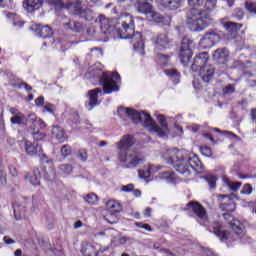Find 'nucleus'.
I'll return each instance as SVG.
<instances>
[{
  "label": "nucleus",
  "mask_w": 256,
  "mask_h": 256,
  "mask_svg": "<svg viewBox=\"0 0 256 256\" xmlns=\"http://www.w3.org/2000/svg\"><path fill=\"white\" fill-rule=\"evenodd\" d=\"M99 23L101 33L104 35H111V33L117 31L120 39H131L134 49H143L145 47L141 32L135 33V21L131 14H122L119 17L118 22L116 19L100 16Z\"/></svg>",
  "instance_id": "obj_1"
},
{
  "label": "nucleus",
  "mask_w": 256,
  "mask_h": 256,
  "mask_svg": "<svg viewBox=\"0 0 256 256\" xmlns=\"http://www.w3.org/2000/svg\"><path fill=\"white\" fill-rule=\"evenodd\" d=\"M118 115L119 117H123V115H125V117H129L133 123H142L150 133H155L158 137H167V133H169L167 121L163 115H158L160 126L157 125V123L153 121L151 115L145 111L139 112L131 108L120 107L118 109Z\"/></svg>",
  "instance_id": "obj_2"
},
{
  "label": "nucleus",
  "mask_w": 256,
  "mask_h": 256,
  "mask_svg": "<svg viewBox=\"0 0 256 256\" xmlns=\"http://www.w3.org/2000/svg\"><path fill=\"white\" fill-rule=\"evenodd\" d=\"M167 155L168 156L164 157L167 165H172L177 173L184 177H189L191 171L194 170L195 167H201L199 157L186 150H178L177 148L170 149L167 151Z\"/></svg>",
  "instance_id": "obj_3"
},
{
  "label": "nucleus",
  "mask_w": 256,
  "mask_h": 256,
  "mask_svg": "<svg viewBox=\"0 0 256 256\" xmlns=\"http://www.w3.org/2000/svg\"><path fill=\"white\" fill-rule=\"evenodd\" d=\"M217 5V0H207L203 9H190L187 12V25L190 31L199 32L213 25L211 11Z\"/></svg>",
  "instance_id": "obj_4"
},
{
  "label": "nucleus",
  "mask_w": 256,
  "mask_h": 256,
  "mask_svg": "<svg viewBox=\"0 0 256 256\" xmlns=\"http://www.w3.org/2000/svg\"><path fill=\"white\" fill-rule=\"evenodd\" d=\"M135 145L133 136L125 135L116 143L118 149V159L120 163H125L128 169H135L137 165L144 163L145 158L143 154L137 150H132L131 147Z\"/></svg>",
  "instance_id": "obj_5"
},
{
  "label": "nucleus",
  "mask_w": 256,
  "mask_h": 256,
  "mask_svg": "<svg viewBox=\"0 0 256 256\" xmlns=\"http://www.w3.org/2000/svg\"><path fill=\"white\" fill-rule=\"evenodd\" d=\"M185 211L192 214V217H195L197 223L204 225V227H209V231L214 233L221 241H227L230 237V233L226 230H223L219 222H213L209 225V216H207V210L199 202H189L186 205Z\"/></svg>",
  "instance_id": "obj_6"
},
{
  "label": "nucleus",
  "mask_w": 256,
  "mask_h": 256,
  "mask_svg": "<svg viewBox=\"0 0 256 256\" xmlns=\"http://www.w3.org/2000/svg\"><path fill=\"white\" fill-rule=\"evenodd\" d=\"M218 199L221 201L220 207L223 211H227L226 213L222 214L223 219L227 221L228 225L233 229L234 233L238 235V237H243L245 235V225L241 223L238 219L233 218L231 213L235 209V201H237V194L230 193V194H220Z\"/></svg>",
  "instance_id": "obj_7"
},
{
  "label": "nucleus",
  "mask_w": 256,
  "mask_h": 256,
  "mask_svg": "<svg viewBox=\"0 0 256 256\" xmlns=\"http://www.w3.org/2000/svg\"><path fill=\"white\" fill-rule=\"evenodd\" d=\"M98 81L103 87L104 95H111V93L119 91L118 83L121 81V76L119 73L100 72Z\"/></svg>",
  "instance_id": "obj_8"
},
{
  "label": "nucleus",
  "mask_w": 256,
  "mask_h": 256,
  "mask_svg": "<svg viewBox=\"0 0 256 256\" xmlns=\"http://www.w3.org/2000/svg\"><path fill=\"white\" fill-rule=\"evenodd\" d=\"M28 122L31 123V125L27 129L28 135H31L34 141H43L46 135L45 133L41 132L39 128L45 129V122L42 119L38 118L35 114L28 115Z\"/></svg>",
  "instance_id": "obj_9"
},
{
  "label": "nucleus",
  "mask_w": 256,
  "mask_h": 256,
  "mask_svg": "<svg viewBox=\"0 0 256 256\" xmlns=\"http://www.w3.org/2000/svg\"><path fill=\"white\" fill-rule=\"evenodd\" d=\"M193 49H195V42L188 37H184L181 42L179 59L180 63L187 67L193 57Z\"/></svg>",
  "instance_id": "obj_10"
},
{
  "label": "nucleus",
  "mask_w": 256,
  "mask_h": 256,
  "mask_svg": "<svg viewBox=\"0 0 256 256\" xmlns=\"http://www.w3.org/2000/svg\"><path fill=\"white\" fill-rule=\"evenodd\" d=\"M72 9H74V14L78 15L81 19H85V21H93L95 16L93 15V10L87 8L82 1H76L71 4Z\"/></svg>",
  "instance_id": "obj_11"
},
{
  "label": "nucleus",
  "mask_w": 256,
  "mask_h": 256,
  "mask_svg": "<svg viewBox=\"0 0 256 256\" xmlns=\"http://www.w3.org/2000/svg\"><path fill=\"white\" fill-rule=\"evenodd\" d=\"M220 40L221 35H219L217 30H209L204 34L199 45L202 49H211V47H214L215 43H218Z\"/></svg>",
  "instance_id": "obj_12"
},
{
  "label": "nucleus",
  "mask_w": 256,
  "mask_h": 256,
  "mask_svg": "<svg viewBox=\"0 0 256 256\" xmlns=\"http://www.w3.org/2000/svg\"><path fill=\"white\" fill-rule=\"evenodd\" d=\"M153 43L155 45V51H163L165 49H169L171 40L166 33H160L153 38Z\"/></svg>",
  "instance_id": "obj_13"
},
{
  "label": "nucleus",
  "mask_w": 256,
  "mask_h": 256,
  "mask_svg": "<svg viewBox=\"0 0 256 256\" xmlns=\"http://www.w3.org/2000/svg\"><path fill=\"white\" fill-rule=\"evenodd\" d=\"M24 149L25 153L30 157H37V155L41 157L43 153V148H41L39 144H37L36 142H31L29 140L25 141Z\"/></svg>",
  "instance_id": "obj_14"
},
{
  "label": "nucleus",
  "mask_w": 256,
  "mask_h": 256,
  "mask_svg": "<svg viewBox=\"0 0 256 256\" xmlns=\"http://www.w3.org/2000/svg\"><path fill=\"white\" fill-rule=\"evenodd\" d=\"M103 90L101 88H95L88 91V102H86V107L88 111H92L93 107H97L99 105V93H102Z\"/></svg>",
  "instance_id": "obj_15"
},
{
  "label": "nucleus",
  "mask_w": 256,
  "mask_h": 256,
  "mask_svg": "<svg viewBox=\"0 0 256 256\" xmlns=\"http://www.w3.org/2000/svg\"><path fill=\"white\" fill-rule=\"evenodd\" d=\"M63 29L65 31H72L73 33H83L85 31V26L79 21L73 19H68L62 23Z\"/></svg>",
  "instance_id": "obj_16"
},
{
  "label": "nucleus",
  "mask_w": 256,
  "mask_h": 256,
  "mask_svg": "<svg viewBox=\"0 0 256 256\" xmlns=\"http://www.w3.org/2000/svg\"><path fill=\"white\" fill-rule=\"evenodd\" d=\"M209 61V54L207 52H202L195 56L193 64L191 65L192 71H199L202 67L207 65Z\"/></svg>",
  "instance_id": "obj_17"
},
{
  "label": "nucleus",
  "mask_w": 256,
  "mask_h": 256,
  "mask_svg": "<svg viewBox=\"0 0 256 256\" xmlns=\"http://www.w3.org/2000/svg\"><path fill=\"white\" fill-rule=\"evenodd\" d=\"M199 77L204 83H209V81H213V77H215V67L212 65H206L200 68Z\"/></svg>",
  "instance_id": "obj_18"
},
{
  "label": "nucleus",
  "mask_w": 256,
  "mask_h": 256,
  "mask_svg": "<svg viewBox=\"0 0 256 256\" xmlns=\"http://www.w3.org/2000/svg\"><path fill=\"white\" fill-rule=\"evenodd\" d=\"M81 251L83 256H99L101 253H105V249L101 250V246L98 244H85Z\"/></svg>",
  "instance_id": "obj_19"
},
{
  "label": "nucleus",
  "mask_w": 256,
  "mask_h": 256,
  "mask_svg": "<svg viewBox=\"0 0 256 256\" xmlns=\"http://www.w3.org/2000/svg\"><path fill=\"white\" fill-rule=\"evenodd\" d=\"M214 61L220 63L221 65H225L229 61V50L227 48H218L213 53Z\"/></svg>",
  "instance_id": "obj_20"
},
{
  "label": "nucleus",
  "mask_w": 256,
  "mask_h": 256,
  "mask_svg": "<svg viewBox=\"0 0 256 256\" xmlns=\"http://www.w3.org/2000/svg\"><path fill=\"white\" fill-rule=\"evenodd\" d=\"M32 31H35L42 39H47V37L53 35V29H51L49 25L43 26L41 24H35L32 26Z\"/></svg>",
  "instance_id": "obj_21"
},
{
  "label": "nucleus",
  "mask_w": 256,
  "mask_h": 256,
  "mask_svg": "<svg viewBox=\"0 0 256 256\" xmlns=\"http://www.w3.org/2000/svg\"><path fill=\"white\" fill-rule=\"evenodd\" d=\"M183 5V0H161L160 7L168 11H177Z\"/></svg>",
  "instance_id": "obj_22"
},
{
  "label": "nucleus",
  "mask_w": 256,
  "mask_h": 256,
  "mask_svg": "<svg viewBox=\"0 0 256 256\" xmlns=\"http://www.w3.org/2000/svg\"><path fill=\"white\" fill-rule=\"evenodd\" d=\"M41 169L34 168L31 173L25 176L26 181H29L31 185H41Z\"/></svg>",
  "instance_id": "obj_23"
},
{
  "label": "nucleus",
  "mask_w": 256,
  "mask_h": 256,
  "mask_svg": "<svg viewBox=\"0 0 256 256\" xmlns=\"http://www.w3.org/2000/svg\"><path fill=\"white\" fill-rule=\"evenodd\" d=\"M23 7L28 13H33V11L43 7V0H26L23 2Z\"/></svg>",
  "instance_id": "obj_24"
},
{
  "label": "nucleus",
  "mask_w": 256,
  "mask_h": 256,
  "mask_svg": "<svg viewBox=\"0 0 256 256\" xmlns=\"http://www.w3.org/2000/svg\"><path fill=\"white\" fill-rule=\"evenodd\" d=\"M107 213H116L119 214L123 211V206L117 200H108L105 204Z\"/></svg>",
  "instance_id": "obj_25"
},
{
  "label": "nucleus",
  "mask_w": 256,
  "mask_h": 256,
  "mask_svg": "<svg viewBox=\"0 0 256 256\" xmlns=\"http://www.w3.org/2000/svg\"><path fill=\"white\" fill-rule=\"evenodd\" d=\"M12 125H31V122H29V116L25 117V115L21 112H17L11 119Z\"/></svg>",
  "instance_id": "obj_26"
},
{
  "label": "nucleus",
  "mask_w": 256,
  "mask_h": 256,
  "mask_svg": "<svg viewBox=\"0 0 256 256\" xmlns=\"http://www.w3.org/2000/svg\"><path fill=\"white\" fill-rule=\"evenodd\" d=\"M148 19H153L155 23H161L162 25H170L171 24V17L169 16H163L160 13L152 11V14Z\"/></svg>",
  "instance_id": "obj_27"
},
{
  "label": "nucleus",
  "mask_w": 256,
  "mask_h": 256,
  "mask_svg": "<svg viewBox=\"0 0 256 256\" xmlns=\"http://www.w3.org/2000/svg\"><path fill=\"white\" fill-rule=\"evenodd\" d=\"M40 171H42L43 177L46 181H55L57 172L55 171V167H53V165L45 166Z\"/></svg>",
  "instance_id": "obj_28"
},
{
  "label": "nucleus",
  "mask_w": 256,
  "mask_h": 256,
  "mask_svg": "<svg viewBox=\"0 0 256 256\" xmlns=\"http://www.w3.org/2000/svg\"><path fill=\"white\" fill-rule=\"evenodd\" d=\"M138 11L139 13L146 15V17H150V15L153 13V6L147 2H139Z\"/></svg>",
  "instance_id": "obj_29"
},
{
  "label": "nucleus",
  "mask_w": 256,
  "mask_h": 256,
  "mask_svg": "<svg viewBox=\"0 0 256 256\" xmlns=\"http://www.w3.org/2000/svg\"><path fill=\"white\" fill-rule=\"evenodd\" d=\"M223 183L230 189V191H233L234 193H237L239 191V188L241 187L242 183L241 182H233L229 177L224 176L222 178Z\"/></svg>",
  "instance_id": "obj_30"
},
{
  "label": "nucleus",
  "mask_w": 256,
  "mask_h": 256,
  "mask_svg": "<svg viewBox=\"0 0 256 256\" xmlns=\"http://www.w3.org/2000/svg\"><path fill=\"white\" fill-rule=\"evenodd\" d=\"M165 75H167V77H170L175 84L179 83V79H181V73H179V71H177V69L172 68V69H165L164 70Z\"/></svg>",
  "instance_id": "obj_31"
},
{
  "label": "nucleus",
  "mask_w": 256,
  "mask_h": 256,
  "mask_svg": "<svg viewBox=\"0 0 256 256\" xmlns=\"http://www.w3.org/2000/svg\"><path fill=\"white\" fill-rule=\"evenodd\" d=\"M104 221L107 223H110V225H115L116 223H119V214L115 212H106L103 216Z\"/></svg>",
  "instance_id": "obj_32"
},
{
  "label": "nucleus",
  "mask_w": 256,
  "mask_h": 256,
  "mask_svg": "<svg viewBox=\"0 0 256 256\" xmlns=\"http://www.w3.org/2000/svg\"><path fill=\"white\" fill-rule=\"evenodd\" d=\"M203 179L208 183L210 191H213L217 187V176L206 174Z\"/></svg>",
  "instance_id": "obj_33"
},
{
  "label": "nucleus",
  "mask_w": 256,
  "mask_h": 256,
  "mask_svg": "<svg viewBox=\"0 0 256 256\" xmlns=\"http://www.w3.org/2000/svg\"><path fill=\"white\" fill-rule=\"evenodd\" d=\"M243 27V25L235 22H225L224 29L228 31V33H237Z\"/></svg>",
  "instance_id": "obj_34"
},
{
  "label": "nucleus",
  "mask_w": 256,
  "mask_h": 256,
  "mask_svg": "<svg viewBox=\"0 0 256 256\" xmlns=\"http://www.w3.org/2000/svg\"><path fill=\"white\" fill-rule=\"evenodd\" d=\"M160 179H165L167 183H177L175 172H162L159 174Z\"/></svg>",
  "instance_id": "obj_35"
},
{
  "label": "nucleus",
  "mask_w": 256,
  "mask_h": 256,
  "mask_svg": "<svg viewBox=\"0 0 256 256\" xmlns=\"http://www.w3.org/2000/svg\"><path fill=\"white\" fill-rule=\"evenodd\" d=\"M84 201L88 203V205H97V203H99V196L95 193H88L84 196Z\"/></svg>",
  "instance_id": "obj_36"
},
{
  "label": "nucleus",
  "mask_w": 256,
  "mask_h": 256,
  "mask_svg": "<svg viewBox=\"0 0 256 256\" xmlns=\"http://www.w3.org/2000/svg\"><path fill=\"white\" fill-rule=\"evenodd\" d=\"M52 133L54 136H56V139H58V141H65V131L63 130V128L55 126L52 129Z\"/></svg>",
  "instance_id": "obj_37"
},
{
  "label": "nucleus",
  "mask_w": 256,
  "mask_h": 256,
  "mask_svg": "<svg viewBox=\"0 0 256 256\" xmlns=\"http://www.w3.org/2000/svg\"><path fill=\"white\" fill-rule=\"evenodd\" d=\"M58 171H60V173L62 175H71V173H73V165H71V164H61L58 167Z\"/></svg>",
  "instance_id": "obj_38"
},
{
  "label": "nucleus",
  "mask_w": 256,
  "mask_h": 256,
  "mask_svg": "<svg viewBox=\"0 0 256 256\" xmlns=\"http://www.w3.org/2000/svg\"><path fill=\"white\" fill-rule=\"evenodd\" d=\"M246 10L250 13L252 17H256V3L247 1L245 4Z\"/></svg>",
  "instance_id": "obj_39"
},
{
  "label": "nucleus",
  "mask_w": 256,
  "mask_h": 256,
  "mask_svg": "<svg viewBox=\"0 0 256 256\" xmlns=\"http://www.w3.org/2000/svg\"><path fill=\"white\" fill-rule=\"evenodd\" d=\"M120 191H123L124 193H130L131 191H133V193H141V190L135 189V185L133 184L121 186Z\"/></svg>",
  "instance_id": "obj_40"
},
{
  "label": "nucleus",
  "mask_w": 256,
  "mask_h": 256,
  "mask_svg": "<svg viewBox=\"0 0 256 256\" xmlns=\"http://www.w3.org/2000/svg\"><path fill=\"white\" fill-rule=\"evenodd\" d=\"M159 62L164 66L167 67L169 65V62L171 61V56L170 55H165V54H158L157 55Z\"/></svg>",
  "instance_id": "obj_41"
},
{
  "label": "nucleus",
  "mask_w": 256,
  "mask_h": 256,
  "mask_svg": "<svg viewBox=\"0 0 256 256\" xmlns=\"http://www.w3.org/2000/svg\"><path fill=\"white\" fill-rule=\"evenodd\" d=\"M46 3H48V5H54L56 9H65V3L61 0H46Z\"/></svg>",
  "instance_id": "obj_42"
},
{
  "label": "nucleus",
  "mask_w": 256,
  "mask_h": 256,
  "mask_svg": "<svg viewBox=\"0 0 256 256\" xmlns=\"http://www.w3.org/2000/svg\"><path fill=\"white\" fill-rule=\"evenodd\" d=\"M138 175L141 179H149V177H151V172L149 171V168L145 166L144 169L139 170Z\"/></svg>",
  "instance_id": "obj_43"
},
{
  "label": "nucleus",
  "mask_w": 256,
  "mask_h": 256,
  "mask_svg": "<svg viewBox=\"0 0 256 256\" xmlns=\"http://www.w3.org/2000/svg\"><path fill=\"white\" fill-rule=\"evenodd\" d=\"M204 0H188V5L191 9H199L203 5Z\"/></svg>",
  "instance_id": "obj_44"
},
{
  "label": "nucleus",
  "mask_w": 256,
  "mask_h": 256,
  "mask_svg": "<svg viewBox=\"0 0 256 256\" xmlns=\"http://www.w3.org/2000/svg\"><path fill=\"white\" fill-rule=\"evenodd\" d=\"M77 157H78L79 160L82 161V163H86V162H87V157H88V155H87V150H85V149H80V150L78 151V153H77Z\"/></svg>",
  "instance_id": "obj_45"
},
{
  "label": "nucleus",
  "mask_w": 256,
  "mask_h": 256,
  "mask_svg": "<svg viewBox=\"0 0 256 256\" xmlns=\"http://www.w3.org/2000/svg\"><path fill=\"white\" fill-rule=\"evenodd\" d=\"M222 91L224 95H231V93H235V85L228 84L223 88Z\"/></svg>",
  "instance_id": "obj_46"
},
{
  "label": "nucleus",
  "mask_w": 256,
  "mask_h": 256,
  "mask_svg": "<svg viewBox=\"0 0 256 256\" xmlns=\"http://www.w3.org/2000/svg\"><path fill=\"white\" fill-rule=\"evenodd\" d=\"M71 147L69 145H64L61 148V155L63 157H69V155H71Z\"/></svg>",
  "instance_id": "obj_47"
},
{
  "label": "nucleus",
  "mask_w": 256,
  "mask_h": 256,
  "mask_svg": "<svg viewBox=\"0 0 256 256\" xmlns=\"http://www.w3.org/2000/svg\"><path fill=\"white\" fill-rule=\"evenodd\" d=\"M200 151L205 157H211L212 155L211 148L209 146H202Z\"/></svg>",
  "instance_id": "obj_48"
},
{
  "label": "nucleus",
  "mask_w": 256,
  "mask_h": 256,
  "mask_svg": "<svg viewBox=\"0 0 256 256\" xmlns=\"http://www.w3.org/2000/svg\"><path fill=\"white\" fill-rule=\"evenodd\" d=\"M151 175H155V173L159 172V169H161V166H155V165H148L146 166Z\"/></svg>",
  "instance_id": "obj_49"
},
{
  "label": "nucleus",
  "mask_w": 256,
  "mask_h": 256,
  "mask_svg": "<svg viewBox=\"0 0 256 256\" xmlns=\"http://www.w3.org/2000/svg\"><path fill=\"white\" fill-rule=\"evenodd\" d=\"M135 225H136V227H139L140 229H145L146 231H152L151 226L149 224L136 222Z\"/></svg>",
  "instance_id": "obj_50"
},
{
  "label": "nucleus",
  "mask_w": 256,
  "mask_h": 256,
  "mask_svg": "<svg viewBox=\"0 0 256 256\" xmlns=\"http://www.w3.org/2000/svg\"><path fill=\"white\" fill-rule=\"evenodd\" d=\"M253 192V187L251 184H245L243 189L240 191V193H252Z\"/></svg>",
  "instance_id": "obj_51"
},
{
  "label": "nucleus",
  "mask_w": 256,
  "mask_h": 256,
  "mask_svg": "<svg viewBox=\"0 0 256 256\" xmlns=\"http://www.w3.org/2000/svg\"><path fill=\"white\" fill-rule=\"evenodd\" d=\"M3 241L5 245H15V240L10 236H4Z\"/></svg>",
  "instance_id": "obj_52"
},
{
  "label": "nucleus",
  "mask_w": 256,
  "mask_h": 256,
  "mask_svg": "<svg viewBox=\"0 0 256 256\" xmlns=\"http://www.w3.org/2000/svg\"><path fill=\"white\" fill-rule=\"evenodd\" d=\"M36 105L39 107H43L44 103H45V98L43 96L38 97L35 100Z\"/></svg>",
  "instance_id": "obj_53"
},
{
  "label": "nucleus",
  "mask_w": 256,
  "mask_h": 256,
  "mask_svg": "<svg viewBox=\"0 0 256 256\" xmlns=\"http://www.w3.org/2000/svg\"><path fill=\"white\" fill-rule=\"evenodd\" d=\"M9 173L12 175V177H17V168L9 166Z\"/></svg>",
  "instance_id": "obj_54"
},
{
  "label": "nucleus",
  "mask_w": 256,
  "mask_h": 256,
  "mask_svg": "<svg viewBox=\"0 0 256 256\" xmlns=\"http://www.w3.org/2000/svg\"><path fill=\"white\" fill-rule=\"evenodd\" d=\"M236 17H237V19H239V20L243 19V17H244L243 10H241V9H236Z\"/></svg>",
  "instance_id": "obj_55"
},
{
  "label": "nucleus",
  "mask_w": 256,
  "mask_h": 256,
  "mask_svg": "<svg viewBox=\"0 0 256 256\" xmlns=\"http://www.w3.org/2000/svg\"><path fill=\"white\" fill-rule=\"evenodd\" d=\"M20 87H24L26 89V91H33V87H31L29 84L22 82L20 84Z\"/></svg>",
  "instance_id": "obj_56"
},
{
  "label": "nucleus",
  "mask_w": 256,
  "mask_h": 256,
  "mask_svg": "<svg viewBox=\"0 0 256 256\" xmlns=\"http://www.w3.org/2000/svg\"><path fill=\"white\" fill-rule=\"evenodd\" d=\"M81 227H83V222H81V220L74 223V229H81Z\"/></svg>",
  "instance_id": "obj_57"
},
{
  "label": "nucleus",
  "mask_w": 256,
  "mask_h": 256,
  "mask_svg": "<svg viewBox=\"0 0 256 256\" xmlns=\"http://www.w3.org/2000/svg\"><path fill=\"white\" fill-rule=\"evenodd\" d=\"M151 208H146L143 212L144 217H151Z\"/></svg>",
  "instance_id": "obj_58"
},
{
  "label": "nucleus",
  "mask_w": 256,
  "mask_h": 256,
  "mask_svg": "<svg viewBox=\"0 0 256 256\" xmlns=\"http://www.w3.org/2000/svg\"><path fill=\"white\" fill-rule=\"evenodd\" d=\"M128 241H129V238L126 237V236H123V237H121V238L119 239L120 245H125V243L128 242Z\"/></svg>",
  "instance_id": "obj_59"
},
{
  "label": "nucleus",
  "mask_w": 256,
  "mask_h": 256,
  "mask_svg": "<svg viewBox=\"0 0 256 256\" xmlns=\"http://www.w3.org/2000/svg\"><path fill=\"white\" fill-rule=\"evenodd\" d=\"M87 33L88 35H90L91 37H93V35H95V28L94 27H90L87 29Z\"/></svg>",
  "instance_id": "obj_60"
},
{
  "label": "nucleus",
  "mask_w": 256,
  "mask_h": 256,
  "mask_svg": "<svg viewBox=\"0 0 256 256\" xmlns=\"http://www.w3.org/2000/svg\"><path fill=\"white\" fill-rule=\"evenodd\" d=\"M204 137L206 139H209V141H211L212 143H215V139H213V136H211V134L206 133V134H204Z\"/></svg>",
  "instance_id": "obj_61"
},
{
  "label": "nucleus",
  "mask_w": 256,
  "mask_h": 256,
  "mask_svg": "<svg viewBox=\"0 0 256 256\" xmlns=\"http://www.w3.org/2000/svg\"><path fill=\"white\" fill-rule=\"evenodd\" d=\"M226 1L228 7H233V5H235V0H224Z\"/></svg>",
  "instance_id": "obj_62"
},
{
  "label": "nucleus",
  "mask_w": 256,
  "mask_h": 256,
  "mask_svg": "<svg viewBox=\"0 0 256 256\" xmlns=\"http://www.w3.org/2000/svg\"><path fill=\"white\" fill-rule=\"evenodd\" d=\"M14 255H15V256H22V255H23V251H21V249H17V250L14 252Z\"/></svg>",
  "instance_id": "obj_63"
},
{
  "label": "nucleus",
  "mask_w": 256,
  "mask_h": 256,
  "mask_svg": "<svg viewBox=\"0 0 256 256\" xmlns=\"http://www.w3.org/2000/svg\"><path fill=\"white\" fill-rule=\"evenodd\" d=\"M53 107V104H46L45 106H44V109H46V111H52L51 110V108Z\"/></svg>",
  "instance_id": "obj_64"
}]
</instances>
